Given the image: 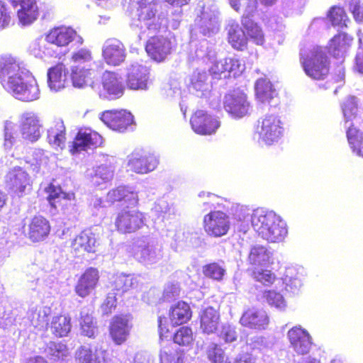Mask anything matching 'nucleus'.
Segmentation results:
<instances>
[{"mask_svg":"<svg viewBox=\"0 0 363 363\" xmlns=\"http://www.w3.org/2000/svg\"><path fill=\"white\" fill-rule=\"evenodd\" d=\"M72 245L73 249L79 252H94L96 247V238L91 230H84L74 238Z\"/></svg>","mask_w":363,"mask_h":363,"instance_id":"7c9ffc66","label":"nucleus"},{"mask_svg":"<svg viewBox=\"0 0 363 363\" xmlns=\"http://www.w3.org/2000/svg\"><path fill=\"white\" fill-rule=\"evenodd\" d=\"M191 317L189 306L184 302H178L172 308L170 319L172 325H181L187 322Z\"/></svg>","mask_w":363,"mask_h":363,"instance_id":"58836bf2","label":"nucleus"},{"mask_svg":"<svg viewBox=\"0 0 363 363\" xmlns=\"http://www.w3.org/2000/svg\"><path fill=\"white\" fill-rule=\"evenodd\" d=\"M0 79L4 87L15 97L23 91L22 72L20 62L11 56L0 57Z\"/></svg>","mask_w":363,"mask_h":363,"instance_id":"7ed1b4c3","label":"nucleus"},{"mask_svg":"<svg viewBox=\"0 0 363 363\" xmlns=\"http://www.w3.org/2000/svg\"><path fill=\"white\" fill-rule=\"evenodd\" d=\"M114 169L111 165L101 164L93 169L88 174L92 184L99 186L111 181L113 177Z\"/></svg>","mask_w":363,"mask_h":363,"instance_id":"4c0bfd02","label":"nucleus"},{"mask_svg":"<svg viewBox=\"0 0 363 363\" xmlns=\"http://www.w3.org/2000/svg\"><path fill=\"white\" fill-rule=\"evenodd\" d=\"M264 298L271 306H274L281 310L284 309L286 306V303L283 296L275 291H269L266 292L264 294Z\"/></svg>","mask_w":363,"mask_h":363,"instance_id":"e2e57ef3","label":"nucleus"},{"mask_svg":"<svg viewBox=\"0 0 363 363\" xmlns=\"http://www.w3.org/2000/svg\"><path fill=\"white\" fill-rule=\"evenodd\" d=\"M133 3L137 5L133 25L140 29L145 28L147 35L159 31L162 20L155 15L157 9L154 0H133Z\"/></svg>","mask_w":363,"mask_h":363,"instance_id":"20e7f679","label":"nucleus"},{"mask_svg":"<svg viewBox=\"0 0 363 363\" xmlns=\"http://www.w3.org/2000/svg\"><path fill=\"white\" fill-rule=\"evenodd\" d=\"M255 94L257 100L262 104L270 105L272 101L277 96V92L272 84L266 78H260L256 81Z\"/></svg>","mask_w":363,"mask_h":363,"instance_id":"c756f323","label":"nucleus"},{"mask_svg":"<svg viewBox=\"0 0 363 363\" xmlns=\"http://www.w3.org/2000/svg\"><path fill=\"white\" fill-rule=\"evenodd\" d=\"M245 69V65L237 58H225L216 62L209 72L213 79H226L240 75Z\"/></svg>","mask_w":363,"mask_h":363,"instance_id":"9d476101","label":"nucleus"},{"mask_svg":"<svg viewBox=\"0 0 363 363\" xmlns=\"http://www.w3.org/2000/svg\"><path fill=\"white\" fill-rule=\"evenodd\" d=\"M148 69L138 63L130 65L127 69L126 84L133 90H146L149 80Z\"/></svg>","mask_w":363,"mask_h":363,"instance_id":"f3484780","label":"nucleus"},{"mask_svg":"<svg viewBox=\"0 0 363 363\" xmlns=\"http://www.w3.org/2000/svg\"><path fill=\"white\" fill-rule=\"evenodd\" d=\"M208 76L206 71L196 69L191 77V85L194 89L197 91H201L203 94L209 89L208 83Z\"/></svg>","mask_w":363,"mask_h":363,"instance_id":"603ef678","label":"nucleus"},{"mask_svg":"<svg viewBox=\"0 0 363 363\" xmlns=\"http://www.w3.org/2000/svg\"><path fill=\"white\" fill-rule=\"evenodd\" d=\"M45 352L51 359L55 361L64 359L69 354V350L65 345L55 342H50Z\"/></svg>","mask_w":363,"mask_h":363,"instance_id":"8fccbe9b","label":"nucleus"},{"mask_svg":"<svg viewBox=\"0 0 363 363\" xmlns=\"http://www.w3.org/2000/svg\"><path fill=\"white\" fill-rule=\"evenodd\" d=\"M42 123L37 115L28 113L24 116V140L35 142L41 135Z\"/></svg>","mask_w":363,"mask_h":363,"instance_id":"cd10ccee","label":"nucleus"},{"mask_svg":"<svg viewBox=\"0 0 363 363\" xmlns=\"http://www.w3.org/2000/svg\"><path fill=\"white\" fill-rule=\"evenodd\" d=\"M301 63L305 73L316 80L325 79L329 72V60L324 48L315 46L311 49L301 50Z\"/></svg>","mask_w":363,"mask_h":363,"instance_id":"f03ea898","label":"nucleus"},{"mask_svg":"<svg viewBox=\"0 0 363 363\" xmlns=\"http://www.w3.org/2000/svg\"><path fill=\"white\" fill-rule=\"evenodd\" d=\"M349 9L356 21H363V4L361 3L360 0H350Z\"/></svg>","mask_w":363,"mask_h":363,"instance_id":"774afa93","label":"nucleus"},{"mask_svg":"<svg viewBox=\"0 0 363 363\" xmlns=\"http://www.w3.org/2000/svg\"><path fill=\"white\" fill-rule=\"evenodd\" d=\"M70 318L65 315H57L51 322L52 333L57 337L67 336L71 330Z\"/></svg>","mask_w":363,"mask_h":363,"instance_id":"49530a36","label":"nucleus"},{"mask_svg":"<svg viewBox=\"0 0 363 363\" xmlns=\"http://www.w3.org/2000/svg\"><path fill=\"white\" fill-rule=\"evenodd\" d=\"M102 143V137L91 130H79L73 143L74 152L85 150L91 146H99Z\"/></svg>","mask_w":363,"mask_h":363,"instance_id":"a878e982","label":"nucleus"},{"mask_svg":"<svg viewBox=\"0 0 363 363\" xmlns=\"http://www.w3.org/2000/svg\"><path fill=\"white\" fill-rule=\"evenodd\" d=\"M50 231L48 220L40 216H35L29 225V238L33 242L42 241L48 235Z\"/></svg>","mask_w":363,"mask_h":363,"instance_id":"bb28decb","label":"nucleus"},{"mask_svg":"<svg viewBox=\"0 0 363 363\" xmlns=\"http://www.w3.org/2000/svg\"><path fill=\"white\" fill-rule=\"evenodd\" d=\"M219 321V314L213 307H208L201 314V328L203 333H213Z\"/></svg>","mask_w":363,"mask_h":363,"instance_id":"e433bc0d","label":"nucleus"},{"mask_svg":"<svg viewBox=\"0 0 363 363\" xmlns=\"http://www.w3.org/2000/svg\"><path fill=\"white\" fill-rule=\"evenodd\" d=\"M45 40L50 44L45 48V54L54 57H60L65 55V52L54 50L53 46L57 48L66 47L70 42L76 40L79 44H82L83 39L77 34V32L69 27H57L50 30L45 36Z\"/></svg>","mask_w":363,"mask_h":363,"instance_id":"0eeeda50","label":"nucleus"},{"mask_svg":"<svg viewBox=\"0 0 363 363\" xmlns=\"http://www.w3.org/2000/svg\"><path fill=\"white\" fill-rule=\"evenodd\" d=\"M72 60L74 62L72 66L93 67L95 62L93 60L91 51L87 49H81L72 54Z\"/></svg>","mask_w":363,"mask_h":363,"instance_id":"3c124183","label":"nucleus"},{"mask_svg":"<svg viewBox=\"0 0 363 363\" xmlns=\"http://www.w3.org/2000/svg\"><path fill=\"white\" fill-rule=\"evenodd\" d=\"M351 43V39L345 33L335 35L330 42L329 52L335 58L343 57Z\"/></svg>","mask_w":363,"mask_h":363,"instance_id":"c9c22d12","label":"nucleus"},{"mask_svg":"<svg viewBox=\"0 0 363 363\" xmlns=\"http://www.w3.org/2000/svg\"><path fill=\"white\" fill-rule=\"evenodd\" d=\"M198 16L196 23L199 31L203 35L210 36L216 33L220 27L218 11L213 0H201L199 1Z\"/></svg>","mask_w":363,"mask_h":363,"instance_id":"423d86ee","label":"nucleus"},{"mask_svg":"<svg viewBox=\"0 0 363 363\" xmlns=\"http://www.w3.org/2000/svg\"><path fill=\"white\" fill-rule=\"evenodd\" d=\"M102 55L107 64L116 66L125 59V49L123 43L117 39L107 40L102 48Z\"/></svg>","mask_w":363,"mask_h":363,"instance_id":"a211bd4d","label":"nucleus"},{"mask_svg":"<svg viewBox=\"0 0 363 363\" xmlns=\"http://www.w3.org/2000/svg\"><path fill=\"white\" fill-rule=\"evenodd\" d=\"M133 255L140 263L148 266L159 262L163 258V249L153 241L141 240L135 247Z\"/></svg>","mask_w":363,"mask_h":363,"instance_id":"6e6552de","label":"nucleus"},{"mask_svg":"<svg viewBox=\"0 0 363 363\" xmlns=\"http://www.w3.org/2000/svg\"><path fill=\"white\" fill-rule=\"evenodd\" d=\"M351 123L347 130L348 143L352 151L358 156L363 157V133L354 128Z\"/></svg>","mask_w":363,"mask_h":363,"instance_id":"c03bdc74","label":"nucleus"},{"mask_svg":"<svg viewBox=\"0 0 363 363\" xmlns=\"http://www.w3.org/2000/svg\"><path fill=\"white\" fill-rule=\"evenodd\" d=\"M272 253L266 247L257 245L250 248L247 262L254 266H267L272 262Z\"/></svg>","mask_w":363,"mask_h":363,"instance_id":"2f4dec72","label":"nucleus"},{"mask_svg":"<svg viewBox=\"0 0 363 363\" xmlns=\"http://www.w3.org/2000/svg\"><path fill=\"white\" fill-rule=\"evenodd\" d=\"M95 74L93 67L71 66L69 69V85L79 89L85 88L92 84Z\"/></svg>","mask_w":363,"mask_h":363,"instance_id":"aec40b11","label":"nucleus"},{"mask_svg":"<svg viewBox=\"0 0 363 363\" xmlns=\"http://www.w3.org/2000/svg\"><path fill=\"white\" fill-rule=\"evenodd\" d=\"M242 25L247 30L248 36L257 45L263 44L264 40L262 30L252 18H242Z\"/></svg>","mask_w":363,"mask_h":363,"instance_id":"de8ad7c7","label":"nucleus"},{"mask_svg":"<svg viewBox=\"0 0 363 363\" xmlns=\"http://www.w3.org/2000/svg\"><path fill=\"white\" fill-rule=\"evenodd\" d=\"M284 127L280 118L275 114L267 113L257 121L255 135L258 141L267 145H272L281 139Z\"/></svg>","mask_w":363,"mask_h":363,"instance_id":"39448f33","label":"nucleus"},{"mask_svg":"<svg viewBox=\"0 0 363 363\" xmlns=\"http://www.w3.org/2000/svg\"><path fill=\"white\" fill-rule=\"evenodd\" d=\"M145 221V216L137 209H123L118 213L115 225L118 230L123 233H130L140 229Z\"/></svg>","mask_w":363,"mask_h":363,"instance_id":"1a4fd4ad","label":"nucleus"},{"mask_svg":"<svg viewBox=\"0 0 363 363\" xmlns=\"http://www.w3.org/2000/svg\"><path fill=\"white\" fill-rule=\"evenodd\" d=\"M48 84L54 91L69 86V69L62 63H58L48 71Z\"/></svg>","mask_w":363,"mask_h":363,"instance_id":"6ab92c4d","label":"nucleus"},{"mask_svg":"<svg viewBox=\"0 0 363 363\" xmlns=\"http://www.w3.org/2000/svg\"><path fill=\"white\" fill-rule=\"evenodd\" d=\"M342 110L345 123L352 121L356 117L357 111V102L354 96H349L342 104Z\"/></svg>","mask_w":363,"mask_h":363,"instance_id":"4d7b16f0","label":"nucleus"},{"mask_svg":"<svg viewBox=\"0 0 363 363\" xmlns=\"http://www.w3.org/2000/svg\"><path fill=\"white\" fill-rule=\"evenodd\" d=\"M174 342L179 345H189L193 341V333L191 328L182 327L174 334Z\"/></svg>","mask_w":363,"mask_h":363,"instance_id":"052dcab7","label":"nucleus"},{"mask_svg":"<svg viewBox=\"0 0 363 363\" xmlns=\"http://www.w3.org/2000/svg\"><path fill=\"white\" fill-rule=\"evenodd\" d=\"M203 223L208 235L216 238L227 234L230 224L228 216L220 211H213L206 214Z\"/></svg>","mask_w":363,"mask_h":363,"instance_id":"9b49d317","label":"nucleus"},{"mask_svg":"<svg viewBox=\"0 0 363 363\" xmlns=\"http://www.w3.org/2000/svg\"><path fill=\"white\" fill-rule=\"evenodd\" d=\"M290 346L298 354L309 352L312 345V337L309 333L300 325L293 327L287 333Z\"/></svg>","mask_w":363,"mask_h":363,"instance_id":"2eb2a0df","label":"nucleus"},{"mask_svg":"<svg viewBox=\"0 0 363 363\" xmlns=\"http://www.w3.org/2000/svg\"><path fill=\"white\" fill-rule=\"evenodd\" d=\"M228 42L235 49L243 50L246 48L247 38L238 23H232L228 25Z\"/></svg>","mask_w":363,"mask_h":363,"instance_id":"f704fd0d","label":"nucleus"},{"mask_svg":"<svg viewBox=\"0 0 363 363\" xmlns=\"http://www.w3.org/2000/svg\"><path fill=\"white\" fill-rule=\"evenodd\" d=\"M253 278L265 286L272 284L275 280V275L269 270L256 269L252 273Z\"/></svg>","mask_w":363,"mask_h":363,"instance_id":"680f3d73","label":"nucleus"},{"mask_svg":"<svg viewBox=\"0 0 363 363\" xmlns=\"http://www.w3.org/2000/svg\"><path fill=\"white\" fill-rule=\"evenodd\" d=\"M231 6L238 11L241 7L243 9L242 18H251L257 9V0H229Z\"/></svg>","mask_w":363,"mask_h":363,"instance_id":"09e8293b","label":"nucleus"},{"mask_svg":"<svg viewBox=\"0 0 363 363\" xmlns=\"http://www.w3.org/2000/svg\"><path fill=\"white\" fill-rule=\"evenodd\" d=\"M219 337L223 340L225 342H232L237 339V332L235 328L230 325H223L219 333Z\"/></svg>","mask_w":363,"mask_h":363,"instance_id":"0e129e2a","label":"nucleus"},{"mask_svg":"<svg viewBox=\"0 0 363 363\" xmlns=\"http://www.w3.org/2000/svg\"><path fill=\"white\" fill-rule=\"evenodd\" d=\"M100 118L109 128L120 133L125 132L133 123V115L125 110L106 111Z\"/></svg>","mask_w":363,"mask_h":363,"instance_id":"ddd939ff","label":"nucleus"},{"mask_svg":"<svg viewBox=\"0 0 363 363\" xmlns=\"http://www.w3.org/2000/svg\"><path fill=\"white\" fill-rule=\"evenodd\" d=\"M180 288L177 283H168L165 286L163 293V299L166 301H171L179 297Z\"/></svg>","mask_w":363,"mask_h":363,"instance_id":"338daca9","label":"nucleus"},{"mask_svg":"<svg viewBox=\"0 0 363 363\" xmlns=\"http://www.w3.org/2000/svg\"><path fill=\"white\" fill-rule=\"evenodd\" d=\"M102 85L105 93L100 94L101 97L107 98V94L111 99L118 98L122 96L124 90L121 79L111 72H106L102 76Z\"/></svg>","mask_w":363,"mask_h":363,"instance_id":"5701e85b","label":"nucleus"},{"mask_svg":"<svg viewBox=\"0 0 363 363\" xmlns=\"http://www.w3.org/2000/svg\"><path fill=\"white\" fill-rule=\"evenodd\" d=\"M23 171L21 167H15L10 170L6 177V183L11 187L16 186L21 182Z\"/></svg>","mask_w":363,"mask_h":363,"instance_id":"69168bd1","label":"nucleus"},{"mask_svg":"<svg viewBox=\"0 0 363 363\" xmlns=\"http://www.w3.org/2000/svg\"><path fill=\"white\" fill-rule=\"evenodd\" d=\"M159 160L154 155H139L133 154L128 160V167L131 171L138 174H146L153 171L157 166Z\"/></svg>","mask_w":363,"mask_h":363,"instance_id":"412c9836","label":"nucleus"},{"mask_svg":"<svg viewBox=\"0 0 363 363\" xmlns=\"http://www.w3.org/2000/svg\"><path fill=\"white\" fill-rule=\"evenodd\" d=\"M48 192L49 193L48 200L50 205L55 208L57 207L58 203L65 205L66 201H72L74 199V193L63 192L60 187L50 186L48 187Z\"/></svg>","mask_w":363,"mask_h":363,"instance_id":"37998d69","label":"nucleus"},{"mask_svg":"<svg viewBox=\"0 0 363 363\" xmlns=\"http://www.w3.org/2000/svg\"><path fill=\"white\" fill-rule=\"evenodd\" d=\"M282 279L286 290L294 294L298 291L302 284L300 276L294 267L286 269Z\"/></svg>","mask_w":363,"mask_h":363,"instance_id":"a19ab883","label":"nucleus"},{"mask_svg":"<svg viewBox=\"0 0 363 363\" xmlns=\"http://www.w3.org/2000/svg\"><path fill=\"white\" fill-rule=\"evenodd\" d=\"M65 127L62 121H57L54 127L48 131V139L50 144L62 148L65 141Z\"/></svg>","mask_w":363,"mask_h":363,"instance_id":"a18cd8bd","label":"nucleus"},{"mask_svg":"<svg viewBox=\"0 0 363 363\" xmlns=\"http://www.w3.org/2000/svg\"><path fill=\"white\" fill-rule=\"evenodd\" d=\"M99 272L95 268H89L79 278L75 291L81 297L88 296L96 287L99 280Z\"/></svg>","mask_w":363,"mask_h":363,"instance_id":"393cba45","label":"nucleus"},{"mask_svg":"<svg viewBox=\"0 0 363 363\" xmlns=\"http://www.w3.org/2000/svg\"><path fill=\"white\" fill-rule=\"evenodd\" d=\"M203 274L208 278L220 281L225 274V266L217 262L206 264L203 267Z\"/></svg>","mask_w":363,"mask_h":363,"instance_id":"5fc2aeb1","label":"nucleus"},{"mask_svg":"<svg viewBox=\"0 0 363 363\" xmlns=\"http://www.w3.org/2000/svg\"><path fill=\"white\" fill-rule=\"evenodd\" d=\"M122 200L128 202L130 205L134 206L138 203V194L131 188L122 186L110 191L107 194L106 201L110 203Z\"/></svg>","mask_w":363,"mask_h":363,"instance_id":"473e14b6","label":"nucleus"},{"mask_svg":"<svg viewBox=\"0 0 363 363\" xmlns=\"http://www.w3.org/2000/svg\"><path fill=\"white\" fill-rule=\"evenodd\" d=\"M190 122L194 131L200 135L213 134L220 126L217 118L203 110L196 111Z\"/></svg>","mask_w":363,"mask_h":363,"instance_id":"dca6fc26","label":"nucleus"},{"mask_svg":"<svg viewBox=\"0 0 363 363\" xmlns=\"http://www.w3.org/2000/svg\"><path fill=\"white\" fill-rule=\"evenodd\" d=\"M251 223L257 235L269 242H282L288 233L286 223L274 211L257 209L251 216Z\"/></svg>","mask_w":363,"mask_h":363,"instance_id":"f257e3e1","label":"nucleus"},{"mask_svg":"<svg viewBox=\"0 0 363 363\" xmlns=\"http://www.w3.org/2000/svg\"><path fill=\"white\" fill-rule=\"evenodd\" d=\"M328 17L333 26L343 28L347 26L348 18L344 9L339 6H333L329 11Z\"/></svg>","mask_w":363,"mask_h":363,"instance_id":"13d9d810","label":"nucleus"},{"mask_svg":"<svg viewBox=\"0 0 363 363\" xmlns=\"http://www.w3.org/2000/svg\"><path fill=\"white\" fill-rule=\"evenodd\" d=\"M132 326L128 319L124 316L113 318L110 326V335L116 345L125 342L130 334Z\"/></svg>","mask_w":363,"mask_h":363,"instance_id":"b1692460","label":"nucleus"},{"mask_svg":"<svg viewBox=\"0 0 363 363\" xmlns=\"http://www.w3.org/2000/svg\"><path fill=\"white\" fill-rule=\"evenodd\" d=\"M39 16V9L36 0H24V26L35 21Z\"/></svg>","mask_w":363,"mask_h":363,"instance_id":"6e6d98bb","label":"nucleus"},{"mask_svg":"<svg viewBox=\"0 0 363 363\" xmlns=\"http://www.w3.org/2000/svg\"><path fill=\"white\" fill-rule=\"evenodd\" d=\"M224 108L233 117L240 118L249 113L250 104L244 92L235 90L225 96Z\"/></svg>","mask_w":363,"mask_h":363,"instance_id":"f8f14e48","label":"nucleus"},{"mask_svg":"<svg viewBox=\"0 0 363 363\" xmlns=\"http://www.w3.org/2000/svg\"><path fill=\"white\" fill-rule=\"evenodd\" d=\"M240 322L243 326L261 330L268 325L269 318L264 311L252 308L243 313Z\"/></svg>","mask_w":363,"mask_h":363,"instance_id":"4be33fe9","label":"nucleus"},{"mask_svg":"<svg viewBox=\"0 0 363 363\" xmlns=\"http://www.w3.org/2000/svg\"><path fill=\"white\" fill-rule=\"evenodd\" d=\"M39 96L40 89L36 79L29 71H24V101H33Z\"/></svg>","mask_w":363,"mask_h":363,"instance_id":"ea45409f","label":"nucleus"},{"mask_svg":"<svg viewBox=\"0 0 363 363\" xmlns=\"http://www.w3.org/2000/svg\"><path fill=\"white\" fill-rule=\"evenodd\" d=\"M172 47V42L168 38L155 35L147 41L145 50L152 59L162 62L171 53Z\"/></svg>","mask_w":363,"mask_h":363,"instance_id":"4468645a","label":"nucleus"},{"mask_svg":"<svg viewBox=\"0 0 363 363\" xmlns=\"http://www.w3.org/2000/svg\"><path fill=\"white\" fill-rule=\"evenodd\" d=\"M52 310L50 307L40 306L30 308L28 312V318L35 328L43 329L48 325L49 315Z\"/></svg>","mask_w":363,"mask_h":363,"instance_id":"72a5a7b5","label":"nucleus"},{"mask_svg":"<svg viewBox=\"0 0 363 363\" xmlns=\"http://www.w3.org/2000/svg\"><path fill=\"white\" fill-rule=\"evenodd\" d=\"M80 314V325L82 334L89 337H94L97 328L96 323L94 322L92 311L89 308H84L82 309Z\"/></svg>","mask_w":363,"mask_h":363,"instance_id":"79ce46f5","label":"nucleus"},{"mask_svg":"<svg viewBox=\"0 0 363 363\" xmlns=\"http://www.w3.org/2000/svg\"><path fill=\"white\" fill-rule=\"evenodd\" d=\"M206 354L208 359L212 363H228L225 361V353L224 351L216 343H211L208 345Z\"/></svg>","mask_w":363,"mask_h":363,"instance_id":"bf43d9fd","label":"nucleus"},{"mask_svg":"<svg viewBox=\"0 0 363 363\" xmlns=\"http://www.w3.org/2000/svg\"><path fill=\"white\" fill-rule=\"evenodd\" d=\"M135 283L136 281L132 275L120 274L114 277L112 286L115 290L123 293L132 288Z\"/></svg>","mask_w":363,"mask_h":363,"instance_id":"864d4df0","label":"nucleus"},{"mask_svg":"<svg viewBox=\"0 0 363 363\" xmlns=\"http://www.w3.org/2000/svg\"><path fill=\"white\" fill-rule=\"evenodd\" d=\"M105 350H93L89 346L79 347L75 352L76 363H104Z\"/></svg>","mask_w":363,"mask_h":363,"instance_id":"c85d7f7f","label":"nucleus"}]
</instances>
